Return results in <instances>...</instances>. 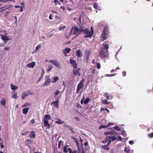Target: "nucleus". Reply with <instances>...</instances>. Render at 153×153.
Here are the masks:
<instances>
[{
	"label": "nucleus",
	"instance_id": "09e8293b",
	"mask_svg": "<svg viewBox=\"0 0 153 153\" xmlns=\"http://www.w3.org/2000/svg\"><path fill=\"white\" fill-rule=\"evenodd\" d=\"M60 92L58 90H56L55 93H54L56 96H57L59 94Z\"/></svg>",
	"mask_w": 153,
	"mask_h": 153
},
{
	"label": "nucleus",
	"instance_id": "2eb2a0df",
	"mask_svg": "<svg viewBox=\"0 0 153 153\" xmlns=\"http://www.w3.org/2000/svg\"><path fill=\"white\" fill-rule=\"evenodd\" d=\"M108 33L105 32H102V38L103 39H101L102 41L105 40L108 37Z\"/></svg>",
	"mask_w": 153,
	"mask_h": 153
},
{
	"label": "nucleus",
	"instance_id": "de8ad7c7",
	"mask_svg": "<svg viewBox=\"0 0 153 153\" xmlns=\"http://www.w3.org/2000/svg\"><path fill=\"white\" fill-rule=\"evenodd\" d=\"M148 136L150 138H152L153 137V132L149 134H148Z\"/></svg>",
	"mask_w": 153,
	"mask_h": 153
},
{
	"label": "nucleus",
	"instance_id": "a18cd8bd",
	"mask_svg": "<svg viewBox=\"0 0 153 153\" xmlns=\"http://www.w3.org/2000/svg\"><path fill=\"white\" fill-rule=\"evenodd\" d=\"M53 68V66H49L48 67V69L47 70V71L48 72L50 71L51 70V69Z\"/></svg>",
	"mask_w": 153,
	"mask_h": 153
},
{
	"label": "nucleus",
	"instance_id": "a878e982",
	"mask_svg": "<svg viewBox=\"0 0 153 153\" xmlns=\"http://www.w3.org/2000/svg\"><path fill=\"white\" fill-rule=\"evenodd\" d=\"M55 119H57V120L56 121L55 123L58 124H63L64 122V121H62L58 119L55 118Z\"/></svg>",
	"mask_w": 153,
	"mask_h": 153
},
{
	"label": "nucleus",
	"instance_id": "4c0bfd02",
	"mask_svg": "<svg viewBox=\"0 0 153 153\" xmlns=\"http://www.w3.org/2000/svg\"><path fill=\"white\" fill-rule=\"evenodd\" d=\"M113 128L118 131H120L121 130L120 128L117 126H115L113 127Z\"/></svg>",
	"mask_w": 153,
	"mask_h": 153
},
{
	"label": "nucleus",
	"instance_id": "393cba45",
	"mask_svg": "<svg viewBox=\"0 0 153 153\" xmlns=\"http://www.w3.org/2000/svg\"><path fill=\"white\" fill-rule=\"evenodd\" d=\"M10 88L13 91H15V90L17 89L18 88V87L16 85H13L12 84H11Z\"/></svg>",
	"mask_w": 153,
	"mask_h": 153
},
{
	"label": "nucleus",
	"instance_id": "58836bf2",
	"mask_svg": "<svg viewBox=\"0 0 153 153\" xmlns=\"http://www.w3.org/2000/svg\"><path fill=\"white\" fill-rule=\"evenodd\" d=\"M14 7L16 8H20V11L21 12H22L23 11V8L22 6H19L17 5H15L14 6Z\"/></svg>",
	"mask_w": 153,
	"mask_h": 153
},
{
	"label": "nucleus",
	"instance_id": "7ed1b4c3",
	"mask_svg": "<svg viewBox=\"0 0 153 153\" xmlns=\"http://www.w3.org/2000/svg\"><path fill=\"white\" fill-rule=\"evenodd\" d=\"M118 132L115 131H108L105 133V135L107 137H109L112 141H114L117 140V137L114 136L118 135Z\"/></svg>",
	"mask_w": 153,
	"mask_h": 153
},
{
	"label": "nucleus",
	"instance_id": "7c9ffc66",
	"mask_svg": "<svg viewBox=\"0 0 153 153\" xmlns=\"http://www.w3.org/2000/svg\"><path fill=\"white\" fill-rule=\"evenodd\" d=\"M93 6H94V7L95 9H97V10H99V6L98 3H94V4Z\"/></svg>",
	"mask_w": 153,
	"mask_h": 153
},
{
	"label": "nucleus",
	"instance_id": "5fc2aeb1",
	"mask_svg": "<svg viewBox=\"0 0 153 153\" xmlns=\"http://www.w3.org/2000/svg\"><path fill=\"white\" fill-rule=\"evenodd\" d=\"M122 134L124 136H125V135H126V132L125 131H121Z\"/></svg>",
	"mask_w": 153,
	"mask_h": 153
},
{
	"label": "nucleus",
	"instance_id": "72a5a7b5",
	"mask_svg": "<svg viewBox=\"0 0 153 153\" xmlns=\"http://www.w3.org/2000/svg\"><path fill=\"white\" fill-rule=\"evenodd\" d=\"M101 101L102 103L104 104H108L110 103V102H108L107 100H102Z\"/></svg>",
	"mask_w": 153,
	"mask_h": 153
},
{
	"label": "nucleus",
	"instance_id": "5701e85b",
	"mask_svg": "<svg viewBox=\"0 0 153 153\" xmlns=\"http://www.w3.org/2000/svg\"><path fill=\"white\" fill-rule=\"evenodd\" d=\"M71 49L68 48H66L63 51L64 54L66 56V54L68 53L71 51Z\"/></svg>",
	"mask_w": 153,
	"mask_h": 153
},
{
	"label": "nucleus",
	"instance_id": "f3484780",
	"mask_svg": "<svg viewBox=\"0 0 153 153\" xmlns=\"http://www.w3.org/2000/svg\"><path fill=\"white\" fill-rule=\"evenodd\" d=\"M53 104V105L56 108H59V101L58 100L52 102L51 104Z\"/></svg>",
	"mask_w": 153,
	"mask_h": 153
},
{
	"label": "nucleus",
	"instance_id": "a19ab883",
	"mask_svg": "<svg viewBox=\"0 0 153 153\" xmlns=\"http://www.w3.org/2000/svg\"><path fill=\"white\" fill-rule=\"evenodd\" d=\"M67 147L68 146H65L64 148L63 152L65 153H67L68 152H69L68 151V149H67Z\"/></svg>",
	"mask_w": 153,
	"mask_h": 153
},
{
	"label": "nucleus",
	"instance_id": "f257e3e1",
	"mask_svg": "<svg viewBox=\"0 0 153 153\" xmlns=\"http://www.w3.org/2000/svg\"><path fill=\"white\" fill-rule=\"evenodd\" d=\"M109 48L108 43L107 41L102 44L99 52V56L102 58H108L109 56L108 49Z\"/></svg>",
	"mask_w": 153,
	"mask_h": 153
},
{
	"label": "nucleus",
	"instance_id": "69168bd1",
	"mask_svg": "<svg viewBox=\"0 0 153 153\" xmlns=\"http://www.w3.org/2000/svg\"><path fill=\"white\" fill-rule=\"evenodd\" d=\"M106 110L108 112H109V110H108V109H106V108L102 109H101V111H102V110Z\"/></svg>",
	"mask_w": 153,
	"mask_h": 153
},
{
	"label": "nucleus",
	"instance_id": "2f4dec72",
	"mask_svg": "<svg viewBox=\"0 0 153 153\" xmlns=\"http://www.w3.org/2000/svg\"><path fill=\"white\" fill-rule=\"evenodd\" d=\"M109 28L108 26H105L103 32L108 33Z\"/></svg>",
	"mask_w": 153,
	"mask_h": 153
},
{
	"label": "nucleus",
	"instance_id": "49530a36",
	"mask_svg": "<svg viewBox=\"0 0 153 153\" xmlns=\"http://www.w3.org/2000/svg\"><path fill=\"white\" fill-rule=\"evenodd\" d=\"M97 68L98 69H100L101 68V66L99 63H97Z\"/></svg>",
	"mask_w": 153,
	"mask_h": 153
},
{
	"label": "nucleus",
	"instance_id": "0eeeda50",
	"mask_svg": "<svg viewBox=\"0 0 153 153\" xmlns=\"http://www.w3.org/2000/svg\"><path fill=\"white\" fill-rule=\"evenodd\" d=\"M84 80L83 79L81 80L79 83L78 85L77 88L76 93H78L79 91L83 88L84 86Z\"/></svg>",
	"mask_w": 153,
	"mask_h": 153
},
{
	"label": "nucleus",
	"instance_id": "3c124183",
	"mask_svg": "<svg viewBox=\"0 0 153 153\" xmlns=\"http://www.w3.org/2000/svg\"><path fill=\"white\" fill-rule=\"evenodd\" d=\"M29 105V104L28 103H26L25 104H24L22 106V108L25 107L27 106H28Z\"/></svg>",
	"mask_w": 153,
	"mask_h": 153
},
{
	"label": "nucleus",
	"instance_id": "6e6552de",
	"mask_svg": "<svg viewBox=\"0 0 153 153\" xmlns=\"http://www.w3.org/2000/svg\"><path fill=\"white\" fill-rule=\"evenodd\" d=\"M51 79L49 76H47L45 78V82L42 85V86H47L51 82Z\"/></svg>",
	"mask_w": 153,
	"mask_h": 153
},
{
	"label": "nucleus",
	"instance_id": "dca6fc26",
	"mask_svg": "<svg viewBox=\"0 0 153 153\" xmlns=\"http://www.w3.org/2000/svg\"><path fill=\"white\" fill-rule=\"evenodd\" d=\"M44 124L45 126L47 128L49 129L50 128V125L48 121V120H44Z\"/></svg>",
	"mask_w": 153,
	"mask_h": 153
},
{
	"label": "nucleus",
	"instance_id": "1a4fd4ad",
	"mask_svg": "<svg viewBox=\"0 0 153 153\" xmlns=\"http://www.w3.org/2000/svg\"><path fill=\"white\" fill-rule=\"evenodd\" d=\"M7 33H5L4 34L1 35V39L4 41L5 43L7 42L6 41L11 40V39L9 38L8 36H7Z\"/></svg>",
	"mask_w": 153,
	"mask_h": 153
},
{
	"label": "nucleus",
	"instance_id": "39448f33",
	"mask_svg": "<svg viewBox=\"0 0 153 153\" xmlns=\"http://www.w3.org/2000/svg\"><path fill=\"white\" fill-rule=\"evenodd\" d=\"M33 94V93L30 90H27L26 92H23L22 95V100L25 99V98L30 95H32Z\"/></svg>",
	"mask_w": 153,
	"mask_h": 153
},
{
	"label": "nucleus",
	"instance_id": "13d9d810",
	"mask_svg": "<svg viewBox=\"0 0 153 153\" xmlns=\"http://www.w3.org/2000/svg\"><path fill=\"white\" fill-rule=\"evenodd\" d=\"M59 1L58 0H54V3L56 4H57L59 3Z\"/></svg>",
	"mask_w": 153,
	"mask_h": 153
},
{
	"label": "nucleus",
	"instance_id": "864d4df0",
	"mask_svg": "<svg viewBox=\"0 0 153 153\" xmlns=\"http://www.w3.org/2000/svg\"><path fill=\"white\" fill-rule=\"evenodd\" d=\"M115 125L114 123H109L107 125V126L109 127L111 125Z\"/></svg>",
	"mask_w": 153,
	"mask_h": 153
},
{
	"label": "nucleus",
	"instance_id": "0e129e2a",
	"mask_svg": "<svg viewBox=\"0 0 153 153\" xmlns=\"http://www.w3.org/2000/svg\"><path fill=\"white\" fill-rule=\"evenodd\" d=\"M123 74L124 76H125L126 75V71H123Z\"/></svg>",
	"mask_w": 153,
	"mask_h": 153
},
{
	"label": "nucleus",
	"instance_id": "774afa93",
	"mask_svg": "<svg viewBox=\"0 0 153 153\" xmlns=\"http://www.w3.org/2000/svg\"><path fill=\"white\" fill-rule=\"evenodd\" d=\"M60 8L61 9H62L63 10V11H64L65 9V7H64L62 6L60 7Z\"/></svg>",
	"mask_w": 153,
	"mask_h": 153
},
{
	"label": "nucleus",
	"instance_id": "bb28decb",
	"mask_svg": "<svg viewBox=\"0 0 153 153\" xmlns=\"http://www.w3.org/2000/svg\"><path fill=\"white\" fill-rule=\"evenodd\" d=\"M36 136V134H35L33 131H32L31 132L30 134L29 135L30 137L34 138H35Z\"/></svg>",
	"mask_w": 153,
	"mask_h": 153
},
{
	"label": "nucleus",
	"instance_id": "4d7b16f0",
	"mask_svg": "<svg viewBox=\"0 0 153 153\" xmlns=\"http://www.w3.org/2000/svg\"><path fill=\"white\" fill-rule=\"evenodd\" d=\"M28 133H29V132L28 131H25V133H22V135H27Z\"/></svg>",
	"mask_w": 153,
	"mask_h": 153
},
{
	"label": "nucleus",
	"instance_id": "f03ea898",
	"mask_svg": "<svg viewBox=\"0 0 153 153\" xmlns=\"http://www.w3.org/2000/svg\"><path fill=\"white\" fill-rule=\"evenodd\" d=\"M91 30H90L87 28L81 29V33H83L84 37L86 38H91L94 33L92 27H91Z\"/></svg>",
	"mask_w": 153,
	"mask_h": 153
},
{
	"label": "nucleus",
	"instance_id": "c756f323",
	"mask_svg": "<svg viewBox=\"0 0 153 153\" xmlns=\"http://www.w3.org/2000/svg\"><path fill=\"white\" fill-rule=\"evenodd\" d=\"M109 146H108V144L107 145H102V146L101 147L102 149L106 150H109V148L108 147Z\"/></svg>",
	"mask_w": 153,
	"mask_h": 153
},
{
	"label": "nucleus",
	"instance_id": "6e6d98bb",
	"mask_svg": "<svg viewBox=\"0 0 153 153\" xmlns=\"http://www.w3.org/2000/svg\"><path fill=\"white\" fill-rule=\"evenodd\" d=\"M13 17H14V19L15 20H13V21H14L15 22V23L17 21V16H13ZM13 20H14V19H13Z\"/></svg>",
	"mask_w": 153,
	"mask_h": 153
},
{
	"label": "nucleus",
	"instance_id": "4be33fe9",
	"mask_svg": "<svg viewBox=\"0 0 153 153\" xmlns=\"http://www.w3.org/2000/svg\"><path fill=\"white\" fill-rule=\"evenodd\" d=\"M52 83H54L58 80L59 78L57 76L53 77L52 78Z\"/></svg>",
	"mask_w": 153,
	"mask_h": 153
},
{
	"label": "nucleus",
	"instance_id": "aec40b11",
	"mask_svg": "<svg viewBox=\"0 0 153 153\" xmlns=\"http://www.w3.org/2000/svg\"><path fill=\"white\" fill-rule=\"evenodd\" d=\"M1 105L3 106H4L6 104V100L4 97H2L0 101Z\"/></svg>",
	"mask_w": 153,
	"mask_h": 153
},
{
	"label": "nucleus",
	"instance_id": "473e14b6",
	"mask_svg": "<svg viewBox=\"0 0 153 153\" xmlns=\"http://www.w3.org/2000/svg\"><path fill=\"white\" fill-rule=\"evenodd\" d=\"M51 119V116L49 115H46L44 118V120H50Z\"/></svg>",
	"mask_w": 153,
	"mask_h": 153
},
{
	"label": "nucleus",
	"instance_id": "20e7f679",
	"mask_svg": "<svg viewBox=\"0 0 153 153\" xmlns=\"http://www.w3.org/2000/svg\"><path fill=\"white\" fill-rule=\"evenodd\" d=\"M81 33V29H80L76 26H74L71 28L69 36L75 35L78 36Z\"/></svg>",
	"mask_w": 153,
	"mask_h": 153
},
{
	"label": "nucleus",
	"instance_id": "9b49d317",
	"mask_svg": "<svg viewBox=\"0 0 153 153\" xmlns=\"http://www.w3.org/2000/svg\"><path fill=\"white\" fill-rule=\"evenodd\" d=\"M112 141V140L110 139L109 137L106 136L105 139L102 141V143H105L108 142V143H107L108 146H109Z\"/></svg>",
	"mask_w": 153,
	"mask_h": 153
},
{
	"label": "nucleus",
	"instance_id": "a211bd4d",
	"mask_svg": "<svg viewBox=\"0 0 153 153\" xmlns=\"http://www.w3.org/2000/svg\"><path fill=\"white\" fill-rule=\"evenodd\" d=\"M72 153H85L82 149H78L77 150H74L73 151Z\"/></svg>",
	"mask_w": 153,
	"mask_h": 153
},
{
	"label": "nucleus",
	"instance_id": "ddd939ff",
	"mask_svg": "<svg viewBox=\"0 0 153 153\" xmlns=\"http://www.w3.org/2000/svg\"><path fill=\"white\" fill-rule=\"evenodd\" d=\"M33 141V140L27 139L25 141V143L29 148H31L30 145L32 143V142Z\"/></svg>",
	"mask_w": 153,
	"mask_h": 153
},
{
	"label": "nucleus",
	"instance_id": "680f3d73",
	"mask_svg": "<svg viewBox=\"0 0 153 153\" xmlns=\"http://www.w3.org/2000/svg\"><path fill=\"white\" fill-rule=\"evenodd\" d=\"M31 123L32 124H33L35 123V120L34 119H32L31 121Z\"/></svg>",
	"mask_w": 153,
	"mask_h": 153
},
{
	"label": "nucleus",
	"instance_id": "4468645a",
	"mask_svg": "<svg viewBox=\"0 0 153 153\" xmlns=\"http://www.w3.org/2000/svg\"><path fill=\"white\" fill-rule=\"evenodd\" d=\"M36 64V63L34 62H31L30 63L26 65V67L27 68H34Z\"/></svg>",
	"mask_w": 153,
	"mask_h": 153
},
{
	"label": "nucleus",
	"instance_id": "412c9836",
	"mask_svg": "<svg viewBox=\"0 0 153 153\" xmlns=\"http://www.w3.org/2000/svg\"><path fill=\"white\" fill-rule=\"evenodd\" d=\"M76 56L78 57H80L82 56V54L80 50H78L76 52Z\"/></svg>",
	"mask_w": 153,
	"mask_h": 153
},
{
	"label": "nucleus",
	"instance_id": "e433bc0d",
	"mask_svg": "<svg viewBox=\"0 0 153 153\" xmlns=\"http://www.w3.org/2000/svg\"><path fill=\"white\" fill-rule=\"evenodd\" d=\"M66 28V26H61L59 28V30H64Z\"/></svg>",
	"mask_w": 153,
	"mask_h": 153
},
{
	"label": "nucleus",
	"instance_id": "bf43d9fd",
	"mask_svg": "<svg viewBox=\"0 0 153 153\" xmlns=\"http://www.w3.org/2000/svg\"><path fill=\"white\" fill-rule=\"evenodd\" d=\"M129 143L131 145H132L134 143V141L132 140H131V141H129Z\"/></svg>",
	"mask_w": 153,
	"mask_h": 153
},
{
	"label": "nucleus",
	"instance_id": "6ab92c4d",
	"mask_svg": "<svg viewBox=\"0 0 153 153\" xmlns=\"http://www.w3.org/2000/svg\"><path fill=\"white\" fill-rule=\"evenodd\" d=\"M11 97L12 98L17 99L19 97L17 96V92L12 93L11 94Z\"/></svg>",
	"mask_w": 153,
	"mask_h": 153
},
{
	"label": "nucleus",
	"instance_id": "338daca9",
	"mask_svg": "<svg viewBox=\"0 0 153 153\" xmlns=\"http://www.w3.org/2000/svg\"><path fill=\"white\" fill-rule=\"evenodd\" d=\"M0 146H1V149L3 148L4 147L3 145L1 143H0Z\"/></svg>",
	"mask_w": 153,
	"mask_h": 153
},
{
	"label": "nucleus",
	"instance_id": "e2e57ef3",
	"mask_svg": "<svg viewBox=\"0 0 153 153\" xmlns=\"http://www.w3.org/2000/svg\"><path fill=\"white\" fill-rule=\"evenodd\" d=\"M2 2H6L8 1H12V0H2Z\"/></svg>",
	"mask_w": 153,
	"mask_h": 153
},
{
	"label": "nucleus",
	"instance_id": "9d476101",
	"mask_svg": "<svg viewBox=\"0 0 153 153\" xmlns=\"http://www.w3.org/2000/svg\"><path fill=\"white\" fill-rule=\"evenodd\" d=\"M80 70V68L78 67L77 68L73 69L74 74L75 75H78L80 76V74L79 72Z\"/></svg>",
	"mask_w": 153,
	"mask_h": 153
},
{
	"label": "nucleus",
	"instance_id": "603ef678",
	"mask_svg": "<svg viewBox=\"0 0 153 153\" xmlns=\"http://www.w3.org/2000/svg\"><path fill=\"white\" fill-rule=\"evenodd\" d=\"M117 138V140L118 141H121L122 140V138L121 136H118Z\"/></svg>",
	"mask_w": 153,
	"mask_h": 153
},
{
	"label": "nucleus",
	"instance_id": "f8f14e48",
	"mask_svg": "<svg viewBox=\"0 0 153 153\" xmlns=\"http://www.w3.org/2000/svg\"><path fill=\"white\" fill-rule=\"evenodd\" d=\"M70 62L73 66V69L77 68H78L77 67V64L75 60L71 59L70 60Z\"/></svg>",
	"mask_w": 153,
	"mask_h": 153
},
{
	"label": "nucleus",
	"instance_id": "79ce46f5",
	"mask_svg": "<svg viewBox=\"0 0 153 153\" xmlns=\"http://www.w3.org/2000/svg\"><path fill=\"white\" fill-rule=\"evenodd\" d=\"M124 151L126 152L129 153L130 151V150L128 148L126 147L124 149Z\"/></svg>",
	"mask_w": 153,
	"mask_h": 153
},
{
	"label": "nucleus",
	"instance_id": "37998d69",
	"mask_svg": "<svg viewBox=\"0 0 153 153\" xmlns=\"http://www.w3.org/2000/svg\"><path fill=\"white\" fill-rule=\"evenodd\" d=\"M107 127L108 126H107V125L106 126L102 125L100 127L99 129H101L102 128H105Z\"/></svg>",
	"mask_w": 153,
	"mask_h": 153
},
{
	"label": "nucleus",
	"instance_id": "423d86ee",
	"mask_svg": "<svg viewBox=\"0 0 153 153\" xmlns=\"http://www.w3.org/2000/svg\"><path fill=\"white\" fill-rule=\"evenodd\" d=\"M49 62L50 63H52L53 65L56 66L58 68H61V67L60 63L56 59L51 60H49Z\"/></svg>",
	"mask_w": 153,
	"mask_h": 153
},
{
	"label": "nucleus",
	"instance_id": "b1692460",
	"mask_svg": "<svg viewBox=\"0 0 153 153\" xmlns=\"http://www.w3.org/2000/svg\"><path fill=\"white\" fill-rule=\"evenodd\" d=\"M29 109V108H26L23 109L22 113L25 114H26Z\"/></svg>",
	"mask_w": 153,
	"mask_h": 153
},
{
	"label": "nucleus",
	"instance_id": "052dcab7",
	"mask_svg": "<svg viewBox=\"0 0 153 153\" xmlns=\"http://www.w3.org/2000/svg\"><path fill=\"white\" fill-rule=\"evenodd\" d=\"M68 151L69 152V153H72L73 151H72V150L71 148H68Z\"/></svg>",
	"mask_w": 153,
	"mask_h": 153
},
{
	"label": "nucleus",
	"instance_id": "8fccbe9b",
	"mask_svg": "<svg viewBox=\"0 0 153 153\" xmlns=\"http://www.w3.org/2000/svg\"><path fill=\"white\" fill-rule=\"evenodd\" d=\"M116 74H107L106 75V76H114L115 75H116Z\"/></svg>",
	"mask_w": 153,
	"mask_h": 153
},
{
	"label": "nucleus",
	"instance_id": "c9c22d12",
	"mask_svg": "<svg viewBox=\"0 0 153 153\" xmlns=\"http://www.w3.org/2000/svg\"><path fill=\"white\" fill-rule=\"evenodd\" d=\"M63 142L62 140H60L59 142V144L58 145V148L60 149L61 147V146L63 145Z\"/></svg>",
	"mask_w": 153,
	"mask_h": 153
},
{
	"label": "nucleus",
	"instance_id": "ea45409f",
	"mask_svg": "<svg viewBox=\"0 0 153 153\" xmlns=\"http://www.w3.org/2000/svg\"><path fill=\"white\" fill-rule=\"evenodd\" d=\"M104 95L105 97L107 99H109L110 98V97L109 95H108V93H104Z\"/></svg>",
	"mask_w": 153,
	"mask_h": 153
},
{
	"label": "nucleus",
	"instance_id": "f704fd0d",
	"mask_svg": "<svg viewBox=\"0 0 153 153\" xmlns=\"http://www.w3.org/2000/svg\"><path fill=\"white\" fill-rule=\"evenodd\" d=\"M90 100V99L89 98H87L84 101V104H88Z\"/></svg>",
	"mask_w": 153,
	"mask_h": 153
},
{
	"label": "nucleus",
	"instance_id": "cd10ccee",
	"mask_svg": "<svg viewBox=\"0 0 153 153\" xmlns=\"http://www.w3.org/2000/svg\"><path fill=\"white\" fill-rule=\"evenodd\" d=\"M45 73V71L44 69H42V76H41L39 79L38 82H39L42 79L43 76Z\"/></svg>",
	"mask_w": 153,
	"mask_h": 153
},
{
	"label": "nucleus",
	"instance_id": "c03bdc74",
	"mask_svg": "<svg viewBox=\"0 0 153 153\" xmlns=\"http://www.w3.org/2000/svg\"><path fill=\"white\" fill-rule=\"evenodd\" d=\"M41 45H38L36 48L35 51H38L39 49H40L41 48Z\"/></svg>",
	"mask_w": 153,
	"mask_h": 153
},
{
	"label": "nucleus",
	"instance_id": "c85d7f7f",
	"mask_svg": "<svg viewBox=\"0 0 153 153\" xmlns=\"http://www.w3.org/2000/svg\"><path fill=\"white\" fill-rule=\"evenodd\" d=\"M13 6L11 5H6L5 6L1 8H0V9H3L2 10H4L5 9H8L9 8H11V7H12Z\"/></svg>",
	"mask_w": 153,
	"mask_h": 153
}]
</instances>
